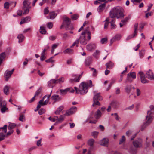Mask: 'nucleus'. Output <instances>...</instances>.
Here are the masks:
<instances>
[{
    "mask_svg": "<svg viewBox=\"0 0 154 154\" xmlns=\"http://www.w3.org/2000/svg\"><path fill=\"white\" fill-rule=\"evenodd\" d=\"M124 16L123 9L120 6H116L112 8L109 13V16L110 18H122Z\"/></svg>",
    "mask_w": 154,
    "mask_h": 154,
    "instance_id": "f257e3e1",
    "label": "nucleus"
},
{
    "mask_svg": "<svg viewBox=\"0 0 154 154\" xmlns=\"http://www.w3.org/2000/svg\"><path fill=\"white\" fill-rule=\"evenodd\" d=\"M87 33V30H85L82 32L80 37L79 39H77L73 43L72 46H73L76 45V46L78 47V44L79 42L82 45H85L87 43V41L85 39V35Z\"/></svg>",
    "mask_w": 154,
    "mask_h": 154,
    "instance_id": "f03ea898",
    "label": "nucleus"
},
{
    "mask_svg": "<svg viewBox=\"0 0 154 154\" xmlns=\"http://www.w3.org/2000/svg\"><path fill=\"white\" fill-rule=\"evenodd\" d=\"M150 109L147 112V115L146 116V122L144 124L145 126H146L150 124L153 119V116L152 110L154 109V106L151 105L150 106Z\"/></svg>",
    "mask_w": 154,
    "mask_h": 154,
    "instance_id": "7ed1b4c3",
    "label": "nucleus"
},
{
    "mask_svg": "<svg viewBox=\"0 0 154 154\" xmlns=\"http://www.w3.org/2000/svg\"><path fill=\"white\" fill-rule=\"evenodd\" d=\"M88 84L85 82H82L79 86V93L82 95L85 94L88 92Z\"/></svg>",
    "mask_w": 154,
    "mask_h": 154,
    "instance_id": "20e7f679",
    "label": "nucleus"
},
{
    "mask_svg": "<svg viewBox=\"0 0 154 154\" xmlns=\"http://www.w3.org/2000/svg\"><path fill=\"white\" fill-rule=\"evenodd\" d=\"M63 23L65 25V26L66 27V29H73V27L71 25V22L70 19L65 15L63 16Z\"/></svg>",
    "mask_w": 154,
    "mask_h": 154,
    "instance_id": "39448f33",
    "label": "nucleus"
},
{
    "mask_svg": "<svg viewBox=\"0 0 154 154\" xmlns=\"http://www.w3.org/2000/svg\"><path fill=\"white\" fill-rule=\"evenodd\" d=\"M52 91H51L49 95H47L45 96L43 98L40 100L39 103L41 105H46L47 104L49 101L50 97L51 95Z\"/></svg>",
    "mask_w": 154,
    "mask_h": 154,
    "instance_id": "423d86ee",
    "label": "nucleus"
},
{
    "mask_svg": "<svg viewBox=\"0 0 154 154\" xmlns=\"http://www.w3.org/2000/svg\"><path fill=\"white\" fill-rule=\"evenodd\" d=\"M143 141L141 138H138L133 141V144L134 147L136 148L142 147Z\"/></svg>",
    "mask_w": 154,
    "mask_h": 154,
    "instance_id": "0eeeda50",
    "label": "nucleus"
},
{
    "mask_svg": "<svg viewBox=\"0 0 154 154\" xmlns=\"http://www.w3.org/2000/svg\"><path fill=\"white\" fill-rule=\"evenodd\" d=\"M83 73V72H82L81 74L78 76H77L76 75H73L72 76L74 77V78L73 79H70L69 80V82L70 83H73L74 82H79L82 76Z\"/></svg>",
    "mask_w": 154,
    "mask_h": 154,
    "instance_id": "6e6552de",
    "label": "nucleus"
},
{
    "mask_svg": "<svg viewBox=\"0 0 154 154\" xmlns=\"http://www.w3.org/2000/svg\"><path fill=\"white\" fill-rule=\"evenodd\" d=\"M138 74L140 76L141 81L142 83L145 84L149 83V81L146 79L143 72L141 71L139 72Z\"/></svg>",
    "mask_w": 154,
    "mask_h": 154,
    "instance_id": "1a4fd4ad",
    "label": "nucleus"
},
{
    "mask_svg": "<svg viewBox=\"0 0 154 154\" xmlns=\"http://www.w3.org/2000/svg\"><path fill=\"white\" fill-rule=\"evenodd\" d=\"M93 93L94 94L93 97L94 101V100H102V97L100 95V93H97L96 91H93Z\"/></svg>",
    "mask_w": 154,
    "mask_h": 154,
    "instance_id": "9d476101",
    "label": "nucleus"
},
{
    "mask_svg": "<svg viewBox=\"0 0 154 154\" xmlns=\"http://www.w3.org/2000/svg\"><path fill=\"white\" fill-rule=\"evenodd\" d=\"M77 108L76 107H72L66 111V113L65 114V115L68 116L72 114L75 112Z\"/></svg>",
    "mask_w": 154,
    "mask_h": 154,
    "instance_id": "9b49d317",
    "label": "nucleus"
},
{
    "mask_svg": "<svg viewBox=\"0 0 154 154\" xmlns=\"http://www.w3.org/2000/svg\"><path fill=\"white\" fill-rule=\"evenodd\" d=\"M14 70V69H13L11 71L7 70L5 71V80L6 81H8V79L11 77Z\"/></svg>",
    "mask_w": 154,
    "mask_h": 154,
    "instance_id": "f8f14e48",
    "label": "nucleus"
},
{
    "mask_svg": "<svg viewBox=\"0 0 154 154\" xmlns=\"http://www.w3.org/2000/svg\"><path fill=\"white\" fill-rule=\"evenodd\" d=\"M146 76L147 78L150 80H153L154 79V74L152 71L150 69L146 72Z\"/></svg>",
    "mask_w": 154,
    "mask_h": 154,
    "instance_id": "ddd939ff",
    "label": "nucleus"
},
{
    "mask_svg": "<svg viewBox=\"0 0 154 154\" xmlns=\"http://www.w3.org/2000/svg\"><path fill=\"white\" fill-rule=\"evenodd\" d=\"M87 50L89 51H91L96 48V46L94 44H90L86 46Z\"/></svg>",
    "mask_w": 154,
    "mask_h": 154,
    "instance_id": "4468645a",
    "label": "nucleus"
},
{
    "mask_svg": "<svg viewBox=\"0 0 154 154\" xmlns=\"http://www.w3.org/2000/svg\"><path fill=\"white\" fill-rule=\"evenodd\" d=\"M56 79H51L50 81H48L47 83V85L48 88H53L54 86V84H56Z\"/></svg>",
    "mask_w": 154,
    "mask_h": 154,
    "instance_id": "2eb2a0df",
    "label": "nucleus"
},
{
    "mask_svg": "<svg viewBox=\"0 0 154 154\" xmlns=\"http://www.w3.org/2000/svg\"><path fill=\"white\" fill-rule=\"evenodd\" d=\"M109 143V140L108 139L106 138H103L102 140L100 142V144L105 146H107Z\"/></svg>",
    "mask_w": 154,
    "mask_h": 154,
    "instance_id": "dca6fc26",
    "label": "nucleus"
},
{
    "mask_svg": "<svg viewBox=\"0 0 154 154\" xmlns=\"http://www.w3.org/2000/svg\"><path fill=\"white\" fill-rule=\"evenodd\" d=\"M94 143V140L93 139H89L88 141V144L90 146V150L92 149L93 148V144Z\"/></svg>",
    "mask_w": 154,
    "mask_h": 154,
    "instance_id": "f3484780",
    "label": "nucleus"
},
{
    "mask_svg": "<svg viewBox=\"0 0 154 154\" xmlns=\"http://www.w3.org/2000/svg\"><path fill=\"white\" fill-rule=\"evenodd\" d=\"M31 2H25L23 1V9H24L25 8H31V7L30 6Z\"/></svg>",
    "mask_w": 154,
    "mask_h": 154,
    "instance_id": "a211bd4d",
    "label": "nucleus"
},
{
    "mask_svg": "<svg viewBox=\"0 0 154 154\" xmlns=\"http://www.w3.org/2000/svg\"><path fill=\"white\" fill-rule=\"evenodd\" d=\"M131 89V85H127L125 87V91L128 94H129L130 93Z\"/></svg>",
    "mask_w": 154,
    "mask_h": 154,
    "instance_id": "6ab92c4d",
    "label": "nucleus"
},
{
    "mask_svg": "<svg viewBox=\"0 0 154 154\" xmlns=\"http://www.w3.org/2000/svg\"><path fill=\"white\" fill-rule=\"evenodd\" d=\"M51 98L53 100L55 101H57L60 100V98L59 96L58 95H54L51 97Z\"/></svg>",
    "mask_w": 154,
    "mask_h": 154,
    "instance_id": "aec40b11",
    "label": "nucleus"
},
{
    "mask_svg": "<svg viewBox=\"0 0 154 154\" xmlns=\"http://www.w3.org/2000/svg\"><path fill=\"white\" fill-rule=\"evenodd\" d=\"M57 15V14L55 13L54 12H52L49 13V15L47 17V18L48 19H53Z\"/></svg>",
    "mask_w": 154,
    "mask_h": 154,
    "instance_id": "412c9836",
    "label": "nucleus"
},
{
    "mask_svg": "<svg viewBox=\"0 0 154 154\" xmlns=\"http://www.w3.org/2000/svg\"><path fill=\"white\" fill-rule=\"evenodd\" d=\"M92 61V58L91 57H88L85 60V63L86 66H89Z\"/></svg>",
    "mask_w": 154,
    "mask_h": 154,
    "instance_id": "4be33fe9",
    "label": "nucleus"
},
{
    "mask_svg": "<svg viewBox=\"0 0 154 154\" xmlns=\"http://www.w3.org/2000/svg\"><path fill=\"white\" fill-rule=\"evenodd\" d=\"M131 15H129L124 20H122L121 21V22L122 23H125V25L128 22V20L131 19Z\"/></svg>",
    "mask_w": 154,
    "mask_h": 154,
    "instance_id": "5701e85b",
    "label": "nucleus"
},
{
    "mask_svg": "<svg viewBox=\"0 0 154 154\" xmlns=\"http://www.w3.org/2000/svg\"><path fill=\"white\" fill-rule=\"evenodd\" d=\"M106 68L109 69H111L114 66V64L111 61H109L106 64Z\"/></svg>",
    "mask_w": 154,
    "mask_h": 154,
    "instance_id": "b1692460",
    "label": "nucleus"
},
{
    "mask_svg": "<svg viewBox=\"0 0 154 154\" xmlns=\"http://www.w3.org/2000/svg\"><path fill=\"white\" fill-rule=\"evenodd\" d=\"M10 87L8 86H5L3 88V91L5 94L6 95L9 93Z\"/></svg>",
    "mask_w": 154,
    "mask_h": 154,
    "instance_id": "393cba45",
    "label": "nucleus"
},
{
    "mask_svg": "<svg viewBox=\"0 0 154 154\" xmlns=\"http://www.w3.org/2000/svg\"><path fill=\"white\" fill-rule=\"evenodd\" d=\"M5 57L6 55L5 52H3L1 54H0V65L4 60Z\"/></svg>",
    "mask_w": 154,
    "mask_h": 154,
    "instance_id": "a878e982",
    "label": "nucleus"
},
{
    "mask_svg": "<svg viewBox=\"0 0 154 154\" xmlns=\"http://www.w3.org/2000/svg\"><path fill=\"white\" fill-rule=\"evenodd\" d=\"M64 107L63 106H61L58 107L55 111V113L56 115H59L61 111L63 110Z\"/></svg>",
    "mask_w": 154,
    "mask_h": 154,
    "instance_id": "bb28decb",
    "label": "nucleus"
},
{
    "mask_svg": "<svg viewBox=\"0 0 154 154\" xmlns=\"http://www.w3.org/2000/svg\"><path fill=\"white\" fill-rule=\"evenodd\" d=\"M69 89L66 88L65 89H61L60 90V94L61 95H64L69 91Z\"/></svg>",
    "mask_w": 154,
    "mask_h": 154,
    "instance_id": "cd10ccee",
    "label": "nucleus"
},
{
    "mask_svg": "<svg viewBox=\"0 0 154 154\" xmlns=\"http://www.w3.org/2000/svg\"><path fill=\"white\" fill-rule=\"evenodd\" d=\"M130 76L133 79H135L136 78V75L135 73L133 72H130L128 74V79H129V77Z\"/></svg>",
    "mask_w": 154,
    "mask_h": 154,
    "instance_id": "c85d7f7f",
    "label": "nucleus"
},
{
    "mask_svg": "<svg viewBox=\"0 0 154 154\" xmlns=\"http://www.w3.org/2000/svg\"><path fill=\"white\" fill-rule=\"evenodd\" d=\"M57 119V123H60L64 119V116H61L59 118H58L57 116H55Z\"/></svg>",
    "mask_w": 154,
    "mask_h": 154,
    "instance_id": "c756f323",
    "label": "nucleus"
},
{
    "mask_svg": "<svg viewBox=\"0 0 154 154\" xmlns=\"http://www.w3.org/2000/svg\"><path fill=\"white\" fill-rule=\"evenodd\" d=\"M24 36L22 34H20L17 37V38L19 39L18 42L20 43L22 42L24 39Z\"/></svg>",
    "mask_w": 154,
    "mask_h": 154,
    "instance_id": "7c9ffc66",
    "label": "nucleus"
},
{
    "mask_svg": "<svg viewBox=\"0 0 154 154\" xmlns=\"http://www.w3.org/2000/svg\"><path fill=\"white\" fill-rule=\"evenodd\" d=\"M101 113L100 110L98 109L96 112L95 116L96 119H98L101 117Z\"/></svg>",
    "mask_w": 154,
    "mask_h": 154,
    "instance_id": "2f4dec72",
    "label": "nucleus"
},
{
    "mask_svg": "<svg viewBox=\"0 0 154 154\" xmlns=\"http://www.w3.org/2000/svg\"><path fill=\"white\" fill-rule=\"evenodd\" d=\"M100 53V51L98 50H96L93 53V56L96 58H97Z\"/></svg>",
    "mask_w": 154,
    "mask_h": 154,
    "instance_id": "473e14b6",
    "label": "nucleus"
},
{
    "mask_svg": "<svg viewBox=\"0 0 154 154\" xmlns=\"http://www.w3.org/2000/svg\"><path fill=\"white\" fill-rule=\"evenodd\" d=\"M9 124L8 126V129H12L13 128H14L16 126V125L15 123H10V122H9Z\"/></svg>",
    "mask_w": 154,
    "mask_h": 154,
    "instance_id": "72a5a7b5",
    "label": "nucleus"
},
{
    "mask_svg": "<svg viewBox=\"0 0 154 154\" xmlns=\"http://www.w3.org/2000/svg\"><path fill=\"white\" fill-rule=\"evenodd\" d=\"M40 32L42 34H45L46 32V30L45 29V28L44 26H40Z\"/></svg>",
    "mask_w": 154,
    "mask_h": 154,
    "instance_id": "f704fd0d",
    "label": "nucleus"
},
{
    "mask_svg": "<svg viewBox=\"0 0 154 154\" xmlns=\"http://www.w3.org/2000/svg\"><path fill=\"white\" fill-rule=\"evenodd\" d=\"M105 4L103 3L100 5L99 7V11H102L105 8Z\"/></svg>",
    "mask_w": 154,
    "mask_h": 154,
    "instance_id": "c9c22d12",
    "label": "nucleus"
},
{
    "mask_svg": "<svg viewBox=\"0 0 154 154\" xmlns=\"http://www.w3.org/2000/svg\"><path fill=\"white\" fill-rule=\"evenodd\" d=\"M58 45V43L54 44L52 46V49L51 50V52L52 53H53L54 51V49L57 47Z\"/></svg>",
    "mask_w": 154,
    "mask_h": 154,
    "instance_id": "e433bc0d",
    "label": "nucleus"
},
{
    "mask_svg": "<svg viewBox=\"0 0 154 154\" xmlns=\"http://www.w3.org/2000/svg\"><path fill=\"white\" fill-rule=\"evenodd\" d=\"M110 20V18H107L105 20V21L106 22L104 24V28L106 29L107 28V26L108 25V24L109 23V21Z\"/></svg>",
    "mask_w": 154,
    "mask_h": 154,
    "instance_id": "4c0bfd02",
    "label": "nucleus"
},
{
    "mask_svg": "<svg viewBox=\"0 0 154 154\" xmlns=\"http://www.w3.org/2000/svg\"><path fill=\"white\" fill-rule=\"evenodd\" d=\"M1 108V112L3 113H5L6 111L8 109L6 105L4 106H3Z\"/></svg>",
    "mask_w": 154,
    "mask_h": 154,
    "instance_id": "58836bf2",
    "label": "nucleus"
},
{
    "mask_svg": "<svg viewBox=\"0 0 154 154\" xmlns=\"http://www.w3.org/2000/svg\"><path fill=\"white\" fill-rule=\"evenodd\" d=\"M73 52V50L72 49H71L70 48H67L64 51V53L66 54V53H68V54H71Z\"/></svg>",
    "mask_w": 154,
    "mask_h": 154,
    "instance_id": "ea45409f",
    "label": "nucleus"
},
{
    "mask_svg": "<svg viewBox=\"0 0 154 154\" xmlns=\"http://www.w3.org/2000/svg\"><path fill=\"white\" fill-rule=\"evenodd\" d=\"M56 84L57 83H61L63 82L64 81V78L62 77L59 78L58 79H56Z\"/></svg>",
    "mask_w": 154,
    "mask_h": 154,
    "instance_id": "a19ab883",
    "label": "nucleus"
},
{
    "mask_svg": "<svg viewBox=\"0 0 154 154\" xmlns=\"http://www.w3.org/2000/svg\"><path fill=\"white\" fill-rule=\"evenodd\" d=\"M5 105H6V102L4 100H3V99L0 100V108Z\"/></svg>",
    "mask_w": 154,
    "mask_h": 154,
    "instance_id": "79ce46f5",
    "label": "nucleus"
},
{
    "mask_svg": "<svg viewBox=\"0 0 154 154\" xmlns=\"http://www.w3.org/2000/svg\"><path fill=\"white\" fill-rule=\"evenodd\" d=\"M79 15L77 14H75L71 16V18L73 20H76L79 17Z\"/></svg>",
    "mask_w": 154,
    "mask_h": 154,
    "instance_id": "37998d69",
    "label": "nucleus"
},
{
    "mask_svg": "<svg viewBox=\"0 0 154 154\" xmlns=\"http://www.w3.org/2000/svg\"><path fill=\"white\" fill-rule=\"evenodd\" d=\"M62 38L64 40H66L69 37V35L66 33L62 34Z\"/></svg>",
    "mask_w": 154,
    "mask_h": 154,
    "instance_id": "c03bdc74",
    "label": "nucleus"
},
{
    "mask_svg": "<svg viewBox=\"0 0 154 154\" xmlns=\"http://www.w3.org/2000/svg\"><path fill=\"white\" fill-rule=\"evenodd\" d=\"M93 103L92 104V106L93 107H94L96 105H97L98 106L100 105V103L99 102L98 100H94V101H93Z\"/></svg>",
    "mask_w": 154,
    "mask_h": 154,
    "instance_id": "a18cd8bd",
    "label": "nucleus"
},
{
    "mask_svg": "<svg viewBox=\"0 0 154 154\" xmlns=\"http://www.w3.org/2000/svg\"><path fill=\"white\" fill-rule=\"evenodd\" d=\"M54 57H52L50 58L49 59L46 60H45V61L47 63H54V60L52 59V58H53Z\"/></svg>",
    "mask_w": 154,
    "mask_h": 154,
    "instance_id": "49530a36",
    "label": "nucleus"
},
{
    "mask_svg": "<svg viewBox=\"0 0 154 154\" xmlns=\"http://www.w3.org/2000/svg\"><path fill=\"white\" fill-rule=\"evenodd\" d=\"M91 70L93 71L92 75L93 76H96L97 73V72L96 69H95L94 68H91Z\"/></svg>",
    "mask_w": 154,
    "mask_h": 154,
    "instance_id": "de8ad7c7",
    "label": "nucleus"
},
{
    "mask_svg": "<svg viewBox=\"0 0 154 154\" xmlns=\"http://www.w3.org/2000/svg\"><path fill=\"white\" fill-rule=\"evenodd\" d=\"M31 8H25L24 9H23L24 10L23 14H27L29 12V9Z\"/></svg>",
    "mask_w": 154,
    "mask_h": 154,
    "instance_id": "09e8293b",
    "label": "nucleus"
},
{
    "mask_svg": "<svg viewBox=\"0 0 154 154\" xmlns=\"http://www.w3.org/2000/svg\"><path fill=\"white\" fill-rule=\"evenodd\" d=\"M5 138V134L3 133H0V141L4 140Z\"/></svg>",
    "mask_w": 154,
    "mask_h": 154,
    "instance_id": "8fccbe9b",
    "label": "nucleus"
},
{
    "mask_svg": "<svg viewBox=\"0 0 154 154\" xmlns=\"http://www.w3.org/2000/svg\"><path fill=\"white\" fill-rule=\"evenodd\" d=\"M107 41V39L106 38H102L100 40V42L102 44L106 43Z\"/></svg>",
    "mask_w": 154,
    "mask_h": 154,
    "instance_id": "3c124183",
    "label": "nucleus"
},
{
    "mask_svg": "<svg viewBox=\"0 0 154 154\" xmlns=\"http://www.w3.org/2000/svg\"><path fill=\"white\" fill-rule=\"evenodd\" d=\"M125 136H122V138L119 141V144H122V143H123L125 141Z\"/></svg>",
    "mask_w": 154,
    "mask_h": 154,
    "instance_id": "603ef678",
    "label": "nucleus"
},
{
    "mask_svg": "<svg viewBox=\"0 0 154 154\" xmlns=\"http://www.w3.org/2000/svg\"><path fill=\"white\" fill-rule=\"evenodd\" d=\"M31 19V18L29 17H26L23 18V20L25 23H27L29 22Z\"/></svg>",
    "mask_w": 154,
    "mask_h": 154,
    "instance_id": "864d4df0",
    "label": "nucleus"
},
{
    "mask_svg": "<svg viewBox=\"0 0 154 154\" xmlns=\"http://www.w3.org/2000/svg\"><path fill=\"white\" fill-rule=\"evenodd\" d=\"M99 134V132L97 131H94L92 133V135L94 138H96Z\"/></svg>",
    "mask_w": 154,
    "mask_h": 154,
    "instance_id": "5fc2aeb1",
    "label": "nucleus"
},
{
    "mask_svg": "<svg viewBox=\"0 0 154 154\" xmlns=\"http://www.w3.org/2000/svg\"><path fill=\"white\" fill-rule=\"evenodd\" d=\"M41 90L42 88H39L38 90L36 91L34 96H36L38 95L41 92Z\"/></svg>",
    "mask_w": 154,
    "mask_h": 154,
    "instance_id": "6e6d98bb",
    "label": "nucleus"
},
{
    "mask_svg": "<svg viewBox=\"0 0 154 154\" xmlns=\"http://www.w3.org/2000/svg\"><path fill=\"white\" fill-rule=\"evenodd\" d=\"M7 125H5L4 126L0 128V130L2 129L3 130L4 132L6 133L7 132Z\"/></svg>",
    "mask_w": 154,
    "mask_h": 154,
    "instance_id": "4d7b16f0",
    "label": "nucleus"
},
{
    "mask_svg": "<svg viewBox=\"0 0 154 154\" xmlns=\"http://www.w3.org/2000/svg\"><path fill=\"white\" fill-rule=\"evenodd\" d=\"M145 53V52L144 50H141L140 51L139 53V55L140 57L141 58L143 56Z\"/></svg>",
    "mask_w": 154,
    "mask_h": 154,
    "instance_id": "13d9d810",
    "label": "nucleus"
},
{
    "mask_svg": "<svg viewBox=\"0 0 154 154\" xmlns=\"http://www.w3.org/2000/svg\"><path fill=\"white\" fill-rule=\"evenodd\" d=\"M121 37L120 35H116L114 38L115 40H119L120 39Z\"/></svg>",
    "mask_w": 154,
    "mask_h": 154,
    "instance_id": "bf43d9fd",
    "label": "nucleus"
},
{
    "mask_svg": "<svg viewBox=\"0 0 154 154\" xmlns=\"http://www.w3.org/2000/svg\"><path fill=\"white\" fill-rule=\"evenodd\" d=\"M47 26L48 28L49 29H51L53 26V24L52 22H48L47 24Z\"/></svg>",
    "mask_w": 154,
    "mask_h": 154,
    "instance_id": "052dcab7",
    "label": "nucleus"
},
{
    "mask_svg": "<svg viewBox=\"0 0 154 154\" xmlns=\"http://www.w3.org/2000/svg\"><path fill=\"white\" fill-rule=\"evenodd\" d=\"M48 7H46L44 9V14L45 15L47 14H48L49 11L48 10Z\"/></svg>",
    "mask_w": 154,
    "mask_h": 154,
    "instance_id": "680f3d73",
    "label": "nucleus"
},
{
    "mask_svg": "<svg viewBox=\"0 0 154 154\" xmlns=\"http://www.w3.org/2000/svg\"><path fill=\"white\" fill-rule=\"evenodd\" d=\"M45 109H41L38 111V113L39 115H41L45 113Z\"/></svg>",
    "mask_w": 154,
    "mask_h": 154,
    "instance_id": "e2e57ef3",
    "label": "nucleus"
},
{
    "mask_svg": "<svg viewBox=\"0 0 154 154\" xmlns=\"http://www.w3.org/2000/svg\"><path fill=\"white\" fill-rule=\"evenodd\" d=\"M9 6V4L8 2H6L4 4V8L6 9H8Z\"/></svg>",
    "mask_w": 154,
    "mask_h": 154,
    "instance_id": "0e129e2a",
    "label": "nucleus"
},
{
    "mask_svg": "<svg viewBox=\"0 0 154 154\" xmlns=\"http://www.w3.org/2000/svg\"><path fill=\"white\" fill-rule=\"evenodd\" d=\"M45 54H41L40 60L41 61H43L46 58V57L45 56Z\"/></svg>",
    "mask_w": 154,
    "mask_h": 154,
    "instance_id": "69168bd1",
    "label": "nucleus"
},
{
    "mask_svg": "<svg viewBox=\"0 0 154 154\" xmlns=\"http://www.w3.org/2000/svg\"><path fill=\"white\" fill-rule=\"evenodd\" d=\"M56 38V36L54 35L50 36L49 37V39L50 40L54 41Z\"/></svg>",
    "mask_w": 154,
    "mask_h": 154,
    "instance_id": "338daca9",
    "label": "nucleus"
},
{
    "mask_svg": "<svg viewBox=\"0 0 154 154\" xmlns=\"http://www.w3.org/2000/svg\"><path fill=\"white\" fill-rule=\"evenodd\" d=\"M19 120L23 122L25 120V117L23 115H20L19 118Z\"/></svg>",
    "mask_w": 154,
    "mask_h": 154,
    "instance_id": "774afa93",
    "label": "nucleus"
}]
</instances>
